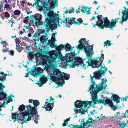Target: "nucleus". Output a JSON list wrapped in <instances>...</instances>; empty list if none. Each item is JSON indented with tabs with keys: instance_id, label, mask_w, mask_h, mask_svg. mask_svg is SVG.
<instances>
[{
	"instance_id": "obj_1",
	"label": "nucleus",
	"mask_w": 128,
	"mask_h": 128,
	"mask_svg": "<svg viewBox=\"0 0 128 128\" xmlns=\"http://www.w3.org/2000/svg\"><path fill=\"white\" fill-rule=\"evenodd\" d=\"M48 3L46 2H42L40 5L37 6V9L39 11L41 12L44 10L45 16H47L45 18V21L43 22V25L45 26L46 31L48 32L51 30V32L55 28L53 27V22H55L58 21V18L59 17V14L55 13L54 12L51 10L50 7H47Z\"/></svg>"
},
{
	"instance_id": "obj_2",
	"label": "nucleus",
	"mask_w": 128,
	"mask_h": 128,
	"mask_svg": "<svg viewBox=\"0 0 128 128\" xmlns=\"http://www.w3.org/2000/svg\"><path fill=\"white\" fill-rule=\"evenodd\" d=\"M101 56L100 57H98L97 58V59L100 60L102 59V61H101V63L100 64H96L95 66V67L94 68H98L100 66V70H99L98 71H96L94 73V78H95L96 80L98 79L100 80L101 79L100 78L102 76V74L104 76V74H106V72L108 70V69L107 67H105V66H103L102 65V63L103 61V60L104 59V55L102 54H101Z\"/></svg>"
},
{
	"instance_id": "obj_3",
	"label": "nucleus",
	"mask_w": 128,
	"mask_h": 128,
	"mask_svg": "<svg viewBox=\"0 0 128 128\" xmlns=\"http://www.w3.org/2000/svg\"><path fill=\"white\" fill-rule=\"evenodd\" d=\"M102 16L101 15H99L97 16L96 17L98 20L99 21L101 20L103 22V23L101 24V25L100 28L102 29H104V28H111V30H112V28L115 27L116 26V24L118 22V20L120 19V18H115L114 20L112 19L111 20V22H105L104 24H103L104 22L102 19Z\"/></svg>"
},
{
	"instance_id": "obj_4",
	"label": "nucleus",
	"mask_w": 128,
	"mask_h": 128,
	"mask_svg": "<svg viewBox=\"0 0 128 128\" xmlns=\"http://www.w3.org/2000/svg\"><path fill=\"white\" fill-rule=\"evenodd\" d=\"M43 54L41 57L42 61H43L42 63L43 65L46 64L47 61L54 60H56L57 58L55 52L48 51H44Z\"/></svg>"
},
{
	"instance_id": "obj_5",
	"label": "nucleus",
	"mask_w": 128,
	"mask_h": 128,
	"mask_svg": "<svg viewBox=\"0 0 128 128\" xmlns=\"http://www.w3.org/2000/svg\"><path fill=\"white\" fill-rule=\"evenodd\" d=\"M84 41H86L85 38H81L78 41V42L80 44L76 46V48L78 50H82L83 49L84 52H85L86 54V57H90L92 56V52H91L90 50H87V47L86 45V44H84L82 42Z\"/></svg>"
},
{
	"instance_id": "obj_6",
	"label": "nucleus",
	"mask_w": 128,
	"mask_h": 128,
	"mask_svg": "<svg viewBox=\"0 0 128 128\" xmlns=\"http://www.w3.org/2000/svg\"><path fill=\"white\" fill-rule=\"evenodd\" d=\"M110 120L112 121L114 123L119 125L121 128H126L128 126V124L123 120V118L117 120H116V118L114 117H110Z\"/></svg>"
},
{
	"instance_id": "obj_7",
	"label": "nucleus",
	"mask_w": 128,
	"mask_h": 128,
	"mask_svg": "<svg viewBox=\"0 0 128 128\" xmlns=\"http://www.w3.org/2000/svg\"><path fill=\"white\" fill-rule=\"evenodd\" d=\"M59 70L57 69L55 67L52 68L51 71L49 73H48V75L50 77V79L52 81L55 80L56 79V77L54 76H56L57 77H59L60 74L58 73L57 72Z\"/></svg>"
},
{
	"instance_id": "obj_8",
	"label": "nucleus",
	"mask_w": 128,
	"mask_h": 128,
	"mask_svg": "<svg viewBox=\"0 0 128 128\" xmlns=\"http://www.w3.org/2000/svg\"><path fill=\"white\" fill-rule=\"evenodd\" d=\"M33 104L34 106V107H32V106L30 104L28 105H26V106L27 109L28 110H30L32 111L33 112L37 114L38 113L37 110L38 109V108L37 107V106L40 105V102L38 100H34Z\"/></svg>"
},
{
	"instance_id": "obj_9",
	"label": "nucleus",
	"mask_w": 128,
	"mask_h": 128,
	"mask_svg": "<svg viewBox=\"0 0 128 128\" xmlns=\"http://www.w3.org/2000/svg\"><path fill=\"white\" fill-rule=\"evenodd\" d=\"M56 51L55 54L57 58L59 59L63 57V55L62 54L60 51L61 50H62L64 48V45L61 44L57 46V44H56Z\"/></svg>"
},
{
	"instance_id": "obj_10",
	"label": "nucleus",
	"mask_w": 128,
	"mask_h": 128,
	"mask_svg": "<svg viewBox=\"0 0 128 128\" xmlns=\"http://www.w3.org/2000/svg\"><path fill=\"white\" fill-rule=\"evenodd\" d=\"M76 18H71L70 19V22H69L68 26V28H70V26L72 25L73 24H75L80 25L82 24L84 25H87L88 24H84L82 23L83 20L81 18H80L77 19L78 22L76 21H75Z\"/></svg>"
},
{
	"instance_id": "obj_11",
	"label": "nucleus",
	"mask_w": 128,
	"mask_h": 128,
	"mask_svg": "<svg viewBox=\"0 0 128 128\" xmlns=\"http://www.w3.org/2000/svg\"><path fill=\"white\" fill-rule=\"evenodd\" d=\"M30 18L33 23L35 24L36 25H38L42 20V16L40 14H38L30 15Z\"/></svg>"
},
{
	"instance_id": "obj_12",
	"label": "nucleus",
	"mask_w": 128,
	"mask_h": 128,
	"mask_svg": "<svg viewBox=\"0 0 128 128\" xmlns=\"http://www.w3.org/2000/svg\"><path fill=\"white\" fill-rule=\"evenodd\" d=\"M56 62V60H50L48 61H46L47 64L45 65H43V64L42 63L43 61H40L39 63V64L40 65H42V66H45L44 68V69L46 70L47 72H48V69L49 68H52L54 67L53 63Z\"/></svg>"
},
{
	"instance_id": "obj_13",
	"label": "nucleus",
	"mask_w": 128,
	"mask_h": 128,
	"mask_svg": "<svg viewBox=\"0 0 128 128\" xmlns=\"http://www.w3.org/2000/svg\"><path fill=\"white\" fill-rule=\"evenodd\" d=\"M57 72L58 73V74H60L59 78H58V80H61L64 78L66 80L69 79L70 74H67L66 75L65 73L62 72L60 70Z\"/></svg>"
},
{
	"instance_id": "obj_14",
	"label": "nucleus",
	"mask_w": 128,
	"mask_h": 128,
	"mask_svg": "<svg viewBox=\"0 0 128 128\" xmlns=\"http://www.w3.org/2000/svg\"><path fill=\"white\" fill-rule=\"evenodd\" d=\"M48 80L47 78L44 76H43L40 79V82L36 84L38 85L39 86L41 87L43 86V85Z\"/></svg>"
},
{
	"instance_id": "obj_15",
	"label": "nucleus",
	"mask_w": 128,
	"mask_h": 128,
	"mask_svg": "<svg viewBox=\"0 0 128 128\" xmlns=\"http://www.w3.org/2000/svg\"><path fill=\"white\" fill-rule=\"evenodd\" d=\"M121 20L119 22V23L123 25V23L124 22H126L128 20V12H126L122 14V18H120Z\"/></svg>"
},
{
	"instance_id": "obj_16",
	"label": "nucleus",
	"mask_w": 128,
	"mask_h": 128,
	"mask_svg": "<svg viewBox=\"0 0 128 128\" xmlns=\"http://www.w3.org/2000/svg\"><path fill=\"white\" fill-rule=\"evenodd\" d=\"M6 87L5 86L3 85L2 83H0V96L2 94L4 97V98H1V100L3 99V98H7V95L6 93L4 92V89Z\"/></svg>"
},
{
	"instance_id": "obj_17",
	"label": "nucleus",
	"mask_w": 128,
	"mask_h": 128,
	"mask_svg": "<svg viewBox=\"0 0 128 128\" xmlns=\"http://www.w3.org/2000/svg\"><path fill=\"white\" fill-rule=\"evenodd\" d=\"M84 101L77 100L74 103L75 107L77 108H82L83 105L84 106Z\"/></svg>"
},
{
	"instance_id": "obj_18",
	"label": "nucleus",
	"mask_w": 128,
	"mask_h": 128,
	"mask_svg": "<svg viewBox=\"0 0 128 128\" xmlns=\"http://www.w3.org/2000/svg\"><path fill=\"white\" fill-rule=\"evenodd\" d=\"M111 100L116 102L117 104H118L120 102V99L121 98L119 97L117 94H113L111 97Z\"/></svg>"
},
{
	"instance_id": "obj_19",
	"label": "nucleus",
	"mask_w": 128,
	"mask_h": 128,
	"mask_svg": "<svg viewBox=\"0 0 128 128\" xmlns=\"http://www.w3.org/2000/svg\"><path fill=\"white\" fill-rule=\"evenodd\" d=\"M53 1H52L50 3V8H52V9H54V8L56 7H57L58 5V1L57 0L56 2H54V0H52ZM50 0H45V1L46 2L48 3V4L49 3L50 4V2L49 1H50Z\"/></svg>"
},
{
	"instance_id": "obj_20",
	"label": "nucleus",
	"mask_w": 128,
	"mask_h": 128,
	"mask_svg": "<svg viewBox=\"0 0 128 128\" xmlns=\"http://www.w3.org/2000/svg\"><path fill=\"white\" fill-rule=\"evenodd\" d=\"M59 18H60V17ZM59 18L58 19V20L59 21H58V22H53L52 23H54V24L56 23H59L60 22V23H61L62 24V23L64 24L68 23V26L69 22H70V20L71 19V18H70L69 17H68V18H66V19L65 20H62V18L59 19Z\"/></svg>"
},
{
	"instance_id": "obj_21",
	"label": "nucleus",
	"mask_w": 128,
	"mask_h": 128,
	"mask_svg": "<svg viewBox=\"0 0 128 128\" xmlns=\"http://www.w3.org/2000/svg\"><path fill=\"white\" fill-rule=\"evenodd\" d=\"M98 98L97 97L96 98L95 97L92 99V100H93V102L94 104V105H95L97 104H98L102 103L104 104V100H102V98H101L100 100H98Z\"/></svg>"
},
{
	"instance_id": "obj_22",
	"label": "nucleus",
	"mask_w": 128,
	"mask_h": 128,
	"mask_svg": "<svg viewBox=\"0 0 128 128\" xmlns=\"http://www.w3.org/2000/svg\"><path fill=\"white\" fill-rule=\"evenodd\" d=\"M37 114L36 113L30 110L29 115L28 116V117L27 118V120H28L29 121L33 120H34V116L36 115Z\"/></svg>"
},
{
	"instance_id": "obj_23",
	"label": "nucleus",
	"mask_w": 128,
	"mask_h": 128,
	"mask_svg": "<svg viewBox=\"0 0 128 128\" xmlns=\"http://www.w3.org/2000/svg\"><path fill=\"white\" fill-rule=\"evenodd\" d=\"M74 62L76 63H78L77 64H79V65H82L84 64V62L82 60V58L80 57H74Z\"/></svg>"
},
{
	"instance_id": "obj_24",
	"label": "nucleus",
	"mask_w": 128,
	"mask_h": 128,
	"mask_svg": "<svg viewBox=\"0 0 128 128\" xmlns=\"http://www.w3.org/2000/svg\"><path fill=\"white\" fill-rule=\"evenodd\" d=\"M77 54L74 53V51L73 52H70V53H68L66 54V57L69 59L70 60L73 57V59L74 60V57H76Z\"/></svg>"
},
{
	"instance_id": "obj_25",
	"label": "nucleus",
	"mask_w": 128,
	"mask_h": 128,
	"mask_svg": "<svg viewBox=\"0 0 128 128\" xmlns=\"http://www.w3.org/2000/svg\"><path fill=\"white\" fill-rule=\"evenodd\" d=\"M7 76L2 72H1L0 73V81L1 82H4L6 80V76Z\"/></svg>"
},
{
	"instance_id": "obj_26",
	"label": "nucleus",
	"mask_w": 128,
	"mask_h": 128,
	"mask_svg": "<svg viewBox=\"0 0 128 128\" xmlns=\"http://www.w3.org/2000/svg\"><path fill=\"white\" fill-rule=\"evenodd\" d=\"M94 120H93L92 118L91 117H89L88 119V120H87L86 122H84L83 124V128L86 126V125L87 124H93Z\"/></svg>"
},
{
	"instance_id": "obj_27",
	"label": "nucleus",
	"mask_w": 128,
	"mask_h": 128,
	"mask_svg": "<svg viewBox=\"0 0 128 128\" xmlns=\"http://www.w3.org/2000/svg\"><path fill=\"white\" fill-rule=\"evenodd\" d=\"M104 104L105 106L108 104L110 107H112L113 106V103L112 100L110 99H106L105 101L104 100Z\"/></svg>"
},
{
	"instance_id": "obj_28",
	"label": "nucleus",
	"mask_w": 128,
	"mask_h": 128,
	"mask_svg": "<svg viewBox=\"0 0 128 128\" xmlns=\"http://www.w3.org/2000/svg\"><path fill=\"white\" fill-rule=\"evenodd\" d=\"M90 77L91 78V81L92 84V86H90V87L89 88V89L88 90V92H89L90 91V90H93L95 88L94 87V85L95 84L96 82H95L94 81V79L93 78L94 77H93L92 76H91V75H90Z\"/></svg>"
},
{
	"instance_id": "obj_29",
	"label": "nucleus",
	"mask_w": 128,
	"mask_h": 128,
	"mask_svg": "<svg viewBox=\"0 0 128 128\" xmlns=\"http://www.w3.org/2000/svg\"><path fill=\"white\" fill-rule=\"evenodd\" d=\"M98 60L97 59V58L96 59L95 58H94L92 59H91L90 58V63L89 64V66H92V65H95L96 64H98L99 61H98Z\"/></svg>"
},
{
	"instance_id": "obj_30",
	"label": "nucleus",
	"mask_w": 128,
	"mask_h": 128,
	"mask_svg": "<svg viewBox=\"0 0 128 128\" xmlns=\"http://www.w3.org/2000/svg\"><path fill=\"white\" fill-rule=\"evenodd\" d=\"M12 120L14 119V120L13 121V122H16V121H18V114L17 112L14 113H12Z\"/></svg>"
},
{
	"instance_id": "obj_31",
	"label": "nucleus",
	"mask_w": 128,
	"mask_h": 128,
	"mask_svg": "<svg viewBox=\"0 0 128 128\" xmlns=\"http://www.w3.org/2000/svg\"><path fill=\"white\" fill-rule=\"evenodd\" d=\"M94 90L93 91V93L92 94H91V96H92V100L95 97L97 98L98 97L97 94L99 92H98V90H96L95 88L94 89Z\"/></svg>"
},
{
	"instance_id": "obj_32",
	"label": "nucleus",
	"mask_w": 128,
	"mask_h": 128,
	"mask_svg": "<svg viewBox=\"0 0 128 128\" xmlns=\"http://www.w3.org/2000/svg\"><path fill=\"white\" fill-rule=\"evenodd\" d=\"M71 49V46L68 43H67L64 45V49L66 52L70 51Z\"/></svg>"
},
{
	"instance_id": "obj_33",
	"label": "nucleus",
	"mask_w": 128,
	"mask_h": 128,
	"mask_svg": "<svg viewBox=\"0 0 128 128\" xmlns=\"http://www.w3.org/2000/svg\"><path fill=\"white\" fill-rule=\"evenodd\" d=\"M83 8L87 12L86 14H91V12H90L92 9V7L89 8L88 7H86L85 6H84Z\"/></svg>"
},
{
	"instance_id": "obj_34",
	"label": "nucleus",
	"mask_w": 128,
	"mask_h": 128,
	"mask_svg": "<svg viewBox=\"0 0 128 128\" xmlns=\"http://www.w3.org/2000/svg\"><path fill=\"white\" fill-rule=\"evenodd\" d=\"M26 107V106H25L23 104L20 105L18 108L20 112H23L25 111Z\"/></svg>"
},
{
	"instance_id": "obj_35",
	"label": "nucleus",
	"mask_w": 128,
	"mask_h": 128,
	"mask_svg": "<svg viewBox=\"0 0 128 128\" xmlns=\"http://www.w3.org/2000/svg\"><path fill=\"white\" fill-rule=\"evenodd\" d=\"M34 52L32 51H30V52L27 53L28 56H29L30 58L32 59L34 57Z\"/></svg>"
},
{
	"instance_id": "obj_36",
	"label": "nucleus",
	"mask_w": 128,
	"mask_h": 128,
	"mask_svg": "<svg viewBox=\"0 0 128 128\" xmlns=\"http://www.w3.org/2000/svg\"><path fill=\"white\" fill-rule=\"evenodd\" d=\"M100 21H99L98 20L96 21V24H92L94 25V27H95L96 26H98V27H99V28H101V24H102V23H103V22L102 21V20H100V23H98L99 22H100Z\"/></svg>"
},
{
	"instance_id": "obj_37",
	"label": "nucleus",
	"mask_w": 128,
	"mask_h": 128,
	"mask_svg": "<svg viewBox=\"0 0 128 128\" xmlns=\"http://www.w3.org/2000/svg\"><path fill=\"white\" fill-rule=\"evenodd\" d=\"M84 102H84V107L85 108H86L88 106V104H89L90 106H91V104L93 102L92 100V101L88 102V101H85Z\"/></svg>"
},
{
	"instance_id": "obj_38",
	"label": "nucleus",
	"mask_w": 128,
	"mask_h": 128,
	"mask_svg": "<svg viewBox=\"0 0 128 128\" xmlns=\"http://www.w3.org/2000/svg\"><path fill=\"white\" fill-rule=\"evenodd\" d=\"M32 73H31V72L30 73V74L31 75H32V74H35L34 76V77L36 76H40L41 75V74L42 72H37V73H36V72H35V71H34V70L32 71Z\"/></svg>"
},
{
	"instance_id": "obj_39",
	"label": "nucleus",
	"mask_w": 128,
	"mask_h": 128,
	"mask_svg": "<svg viewBox=\"0 0 128 128\" xmlns=\"http://www.w3.org/2000/svg\"><path fill=\"white\" fill-rule=\"evenodd\" d=\"M111 41L107 40L104 42V46H110L112 44L111 43Z\"/></svg>"
},
{
	"instance_id": "obj_40",
	"label": "nucleus",
	"mask_w": 128,
	"mask_h": 128,
	"mask_svg": "<svg viewBox=\"0 0 128 128\" xmlns=\"http://www.w3.org/2000/svg\"><path fill=\"white\" fill-rule=\"evenodd\" d=\"M54 102L52 103H48L47 104V106L48 108H49V110H48V111H50L52 110L53 109V107L51 106V105H52V104H54Z\"/></svg>"
},
{
	"instance_id": "obj_41",
	"label": "nucleus",
	"mask_w": 128,
	"mask_h": 128,
	"mask_svg": "<svg viewBox=\"0 0 128 128\" xmlns=\"http://www.w3.org/2000/svg\"><path fill=\"white\" fill-rule=\"evenodd\" d=\"M42 2V1H40V0H37V1L35 2V3L32 4V6L34 7L36 6H38L40 5L39 4H41Z\"/></svg>"
},
{
	"instance_id": "obj_42",
	"label": "nucleus",
	"mask_w": 128,
	"mask_h": 128,
	"mask_svg": "<svg viewBox=\"0 0 128 128\" xmlns=\"http://www.w3.org/2000/svg\"><path fill=\"white\" fill-rule=\"evenodd\" d=\"M34 56H35V60H36V62H38L39 61L38 58L39 57H41V58L42 56L37 53L36 54H34Z\"/></svg>"
},
{
	"instance_id": "obj_43",
	"label": "nucleus",
	"mask_w": 128,
	"mask_h": 128,
	"mask_svg": "<svg viewBox=\"0 0 128 128\" xmlns=\"http://www.w3.org/2000/svg\"><path fill=\"white\" fill-rule=\"evenodd\" d=\"M30 110H28V111L26 112V110L25 111L23 112H22L20 113V114H21L22 116L27 115L28 116L29 115L30 113Z\"/></svg>"
},
{
	"instance_id": "obj_44",
	"label": "nucleus",
	"mask_w": 128,
	"mask_h": 128,
	"mask_svg": "<svg viewBox=\"0 0 128 128\" xmlns=\"http://www.w3.org/2000/svg\"><path fill=\"white\" fill-rule=\"evenodd\" d=\"M96 88L98 91V92H100L101 90H102L103 88V86H100V84L98 85L97 84H96Z\"/></svg>"
},
{
	"instance_id": "obj_45",
	"label": "nucleus",
	"mask_w": 128,
	"mask_h": 128,
	"mask_svg": "<svg viewBox=\"0 0 128 128\" xmlns=\"http://www.w3.org/2000/svg\"><path fill=\"white\" fill-rule=\"evenodd\" d=\"M76 66H77V67H79V64H76V62L74 61V62L72 63V64L71 65L70 67V68H74Z\"/></svg>"
},
{
	"instance_id": "obj_46",
	"label": "nucleus",
	"mask_w": 128,
	"mask_h": 128,
	"mask_svg": "<svg viewBox=\"0 0 128 128\" xmlns=\"http://www.w3.org/2000/svg\"><path fill=\"white\" fill-rule=\"evenodd\" d=\"M21 13L20 11L18 10H16L14 12V14L15 16L20 15Z\"/></svg>"
},
{
	"instance_id": "obj_47",
	"label": "nucleus",
	"mask_w": 128,
	"mask_h": 128,
	"mask_svg": "<svg viewBox=\"0 0 128 128\" xmlns=\"http://www.w3.org/2000/svg\"><path fill=\"white\" fill-rule=\"evenodd\" d=\"M16 49L17 50L18 52H20L22 51L21 49V47L19 44H16Z\"/></svg>"
},
{
	"instance_id": "obj_48",
	"label": "nucleus",
	"mask_w": 128,
	"mask_h": 128,
	"mask_svg": "<svg viewBox=\"0 0 128 128\" xmlns=\"http://www.w3.org/2000/svg\"><path fill=\"white\" fill-rule=\"evenodd\" d=\"M5 103V102H4L3 103L1 104L0 102V112L2 111V108H5V107L6 105H4Z\"/></svg>"
},
{
	"instance_id": "obj_49",
	"label": "nucleus",
	"mask_w": 128,
	"mask_h": 128,
	"mask_svg": "<svg viewBox=\"0 0 128 128\" xmlns=\"http://www.w3.org/2000/svg\"><path fill=\"white\" fill-rule=\"evenodd\" d=\"M79 112V113H81L82 115L83 114H84L86 113V112L84 108H81L80 109Z\"/></svg>"
},
{
	"instance_id": "obj_50",
	"label": "nucleus",
	"mask_w": 128,
	"mask_h": 128,
	"mask_svg": "<svg viewBox=\"0 0 128 128\" xmlns=\"http://www.w3.org/2000/svg\"><path fill=\"white\" fill-rule=\"evenodd\" d=\"M4 9L5 10V9H6L10 10L11 9L10 8V5L8 4H6L5 5Z\"/></svg>"
},
{
	"instance_id": "obj_51",
	"label": "nucleus",
	"mask_w": 128,
	"mask_h": 128,
	"mask_svg": "<svg viewBox=\"0 0 128 128\" xmlns=\"http://www.w3.org/2000/svg\"><path fill=\"white\" fill-rule=\"evenodd\" d=\"M34 70L36 72H41L42 71V72L43 71L42 70V68L40 67H38L36 68H34Z\"/></svg>"
},
{
	"instance_id": "obj_52",
	"label": "nucleus",
	"mask_w": 128,
	"mask_h": 128,
	"mask_svg": "<svg viewBox=\"0 0 128 128\" xmlns=\"http://www.w3.org/2000/svg\"><path fill=\"white\" fill-rule=\"evenodd\" d=\"M30 19V17L28 16L26 17V19L24 21V23L27 24L28 22V21Z\"/></svg>"
},
{
	"instance_id": "obj_53",
	"label": "nucleus",
	"mask_w": 128,
	"mask_h": 128,
	"mask_svg": "<svg viewBox=\"0 0 128 128\" xmlns=\"http://www.w3.org/2000/svg\"><path fill=\"white\" fill-rule=\"evenodd\" d=\"M37 53L39 54L40 55L42 56V55H43V54H42V49H40V48H39Z\"/></svg>"
},
{
	"instance_id": "obj_54",
	"label": "nucleus",
	"mask_w": 128,
	"mask_h": 128,
	"mask_svg": "<svg viewBox=\"0 0 128 128\" xmlns=\"http://www.w3.org/2000/svg\"><path fill=\"white\" fill-rule=\"evenodd\" d=\"M118 106L117 105V106H114L113 104V106L111 108L112 109H113V110H118V108L117 107Z\"/></svg>"
},
{
	"instance_id": "obj_55",
	"label": "nucleus",
	"mask_w": 128,
	"mask_h": 128,
	"mask_svg": "<svg viewBox=\"0 0 128 128\" xmlns=\"http://www.w3.org/2000/svg\"><path fill=\"white\" fill-rule=\"evenodd\" d=\"M9 3L10 4V5L13 4V6H14V5L16 4V2H15L14 0H12L11 2V0H10Z\"/></svg>"
},
{
	"instance_id": "obj_56",
	"label": "nucleus",
	"mask_w": 128,
	"mask_h": 128,
	"mask_svg": "<svg viewBox=\"0 0 128 128\" xmlns=\"http://www.w3.org/2000/svg\"><path fill=\"white\" fill-rule=\"evenodd\" d=\"M128 98V96L125 97L124 98H121L122 101L124 102V101H127V100Z\"/></svg>"
},
{
	"instance_id": "obj_57",
	"label": "nucleus",
	"mask_w": 128,
	"mask_h": 128,
	"mask_svg": "<svg viewBox=\"0 0 128 128\" xmlns=\"http://www.w3.org/2000/svg\"><path fill=\"white\" fill-rule=\"evenodd\" d=\"M15 40L16 41V44H19L21 42L18 38L15 39Z\"/></svg>"
},
{
	"instance_id": "obj_58",
	"label": "nucleus",
	"mask_w": 128,
	"mask_h": 128,
	"mask_svg": "<svg viewBox=\"0 0 128 128\" xmlns=\"http://www.w3.org/2000/svg\"><path fill=\"white\" fill-rule=\"evenodd\" d=\"M4 16L6 18H9L10 16V14H9L8 12H5L4 13Z\"/></svg>"
},
{
	"instance_id": "obj_59",
	"label": "nucleus",
	"mask_w": 128,
	"mask_h": 128,
	"mask_svg": "<svg viewBox=\"0 0 128 128\" xmlns=\"http://www.w3.org/2000/svg\"><path fill=\"white\" fill-rule=\"evenodd\" d=\"M74 110L75 112V113L74 114H75V115L79 113H78V112H79V111L77 108H74Z\"/></svg>"
},
{
	"instance_id": "obj_60",
	"label": "nucleus",
	"mask_w": 128,
	"mask_h": 128,
	"mask_svg": "<svg viewBox=\"0 0 128 128\" xmlns=\"http://www.w3.org/2000/svg\"><path fill=\"white\" fill-rule=\"evenodd\" d=\"M9 54L12 56H14V52L13 50H11L9 51Z\"/></svg>"
},
{
	"instance_id": "obj_61",
	"label": "nucleus",
	"mask_w": 128,
	"mask_h": 128,
	"mask_svg": "<svg viewBox=\"0 0 128 128\" xmlns=\"http://www.w3.org/2000/svg\"><path fill=\"white\" fill-rule=\"evenodd\" d=\"M9 48H4L2 50V51L4 52H6L8 51Z\"/></svg>"
},
{
	"instance_id": "obj_62",
	"label": "nucleus",
	"mask_w": 128,
	"mask_h": 128,
	"mask_svg": "<svg viewBox=\"0 0 128 128\" xmlns=\"http://www.w3.org/2000/svg\"><path fill=\"white\" fill-rule=\"evenodd\" d=\"M102 19L103 20H104V22H110V21L108 20V18L107 17H106L105 18H103L102 17Z\"/></svg>"
},
{
	"instance_id": "obj_63",
	"label": "nucleus",
	"mask_w": 128,
	"mask_h": 128,
	"mask_svg": "<svg viewBox=\"0 0 128 128\" xmlns=\"http://www.w3.org/2000/svg\"><path fill=\"white\" fill-rule=\"evenodd\" d=\"M50 46L52 48H53L54 47H55L56 49V45L55 46L54 42H53V43H52L50 44Z\"/></svg>"
},
{
	"instance_id": "obj_64",
	"label": "nucleus",
	"mask_w": 128,
	"mask_h": 128,
	"mask_svg": "<svg viewBox=\"0 0 128 128\" xmlns=\"http://www.w3.org/2000/svg\"><path fill=\"white\" fill-rule=\"evenodd\" d=\"M82 123L81 124V125L79 126L78 125H76L75 128H83V126H82Z\"/></svg>"
}]
</instances>
